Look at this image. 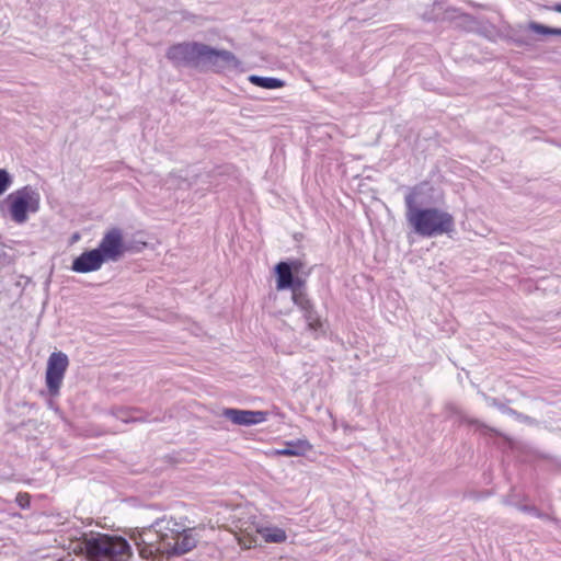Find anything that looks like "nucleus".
<instances>
[{"label":"nucleus","mask_w":561,"mask_h":561,"mask_svg":"<svg viewBox=\"0 0 561 561\" xmlns=\"http://www.w3.org/2000/svg\"><path fill=\"white\" fill-rule=\"evenodd\" d=\"M254 530L262 535L266 542L280 543L287 538L286 531L278 527H263Z\"/></svg>","instance_id":"4468645a"},{"label":"nucleus","mask_w":561,"mask_h":561,"mask_svg":"<svg viewBox=\"0 0 561 561\" xmlns=\"http://www.w3.org/2000/svg\"><path fill=\"white\" fill-rule=\"evenodd\" d=\"M167 57L175 66L198 67L201 64H207L216 70L237 64L231 51L218 50L197 42L174 44L168 49Z\"/></svg>","instance_id":"f03ea898"},{"label":"nucleus","mask_w":561,"mask_h":561,"mask_svg":"<svg viewBox=\"0 0 561 561\" xmlns=\"http://www.w3.org/2000/svg\"><path fill=\"white\" fill-rule=\"evenodd\" d=\"M551 10L561 13V3H557L550 8Z\"/></svg>","instance_id":"412c9836"},{"label":"nucleus","mask_w":561,"mask_h":561,"mask_svg":"<svg viewBox=\"0 0 561 561\" xmlns=\"http://www.w3.org/2000/svg\"><path fill=\"white\" fill-rule=\"evenodd\" d=\"M291 299L304 314L314 309L313 304L308 298L307 294L300 290V288H294Z\"/></svg>","instance_id":"dca6fc26"},{"label":"nucleus","mask_w":561,"mask_h":561,"mask_svg":"<svg viewBox=\"0 0 561 561\" xmlns=\"http://www.w3.org/2000/svg\"><path fill=\"white\" fill-rule=\"evenodd\" d=\"M162 533L167 556H181L192 551L198 542L196 527H190L185 517L163 516L157 519Z\"/></svg>","instance_id":"20e7f679"},{"label":"nucleus","mask_w":561,"mask_h":561,"mask_svg":"<svg viewBox=\"0 0 561 561\" xmlns=\"http://www.w3.org/2000/svg\"><path fill=\"white\" fill-rule=\"evenodd\" d=\"M160 529V526H157V520H154L152 525L136 529L133 533L131 539L135 541L141 558L154 559L158 556L167 554Z\"/></svg>","instance_id":"423d86ee"},{"label":"nucleus","mask_w":561,"mask_h":561,"mask_svg":"<svg viewBox=\"0 0 561 561\" xmlns=\"http://www.w3.org/2000/svg\"><path fill=\"white\" fill-rule=\"evenodd\" d=\"M78 239H79V234H75V236H73V240L76 241V240H78Z\"/></svg>","instance_id":"4be33fe9"},{"label":"nucleus","mask_w":561,"mask_h":561,"mask_svg":"<svg viewBox=\"0 0 561 561\" xmlns=\"http://www.w3.org/2000/svg\"><path fill=\"white\" fill-rule=\"evenodd\" d=\"M249 80L254 85L263 89H280L285 87V82L277 78L251 76Z\"/></svg>","instance_id":"2eb2a0df"},{"label":"nucleus","mask_w":561,"mask_h":561,"mask_svg":"<svg viewBox=\"0 0 561 561\" xmlns=\"http://www.w3.org/2000/svg\"><path fill=\"white\" fill-rule=\"evenodd\" d=\"M222 415L230 420L233 424L249 426L265 422L267 420L268 413L265 411H250L228 408L224 409Z\"/></svg>","instance_id":"9d476101"},{"label":"nucleus","mask_w":561,"mask_h":561,"mask_svg":"<svg viewBox=\"0 0 561 561\" xmlns=\"http://www.w3.org/2000/svg\"><path fill=\"white\" fill-rule=\"evenodd\" d=\"M12 180L7 170L0 169V195H2L11 185Z\"/></svg>","instance_id":"6ab92c4d"},{"label":"nucleus","mask_w":561,"mask_h":561,"mask_svg":"<svg viewBox=\"0 0 561 561\" xmlns=\"http://www.w3.org/2000/svg\"><path fill=\"white\" fill-rule=\"evenodd\" d=\"M104 262L101 251L93 249L75 259L71 268L77 273H90L100 270Z\"/></svg>","instance_id":"9b49d317"},{"label":"nucleus","mask_w":561,"mask_h":561,"mask_svg":"<svg viewBox=\"0 0 561 561\" xmlns=\"http://www.w3.org/2000/svg\"><path fill=\"white\" fill-rule=\"evenodd\" d=\"M301 267L302 263L300 261H293L290 263L279 262L276 264V288L278 290L290 288L293 291L294 288L304 287L305 280L298 277H294V272L297 273Z\"/></svg>","instance_id":"1a4fd4ad"},{"label":"nucleus","mask_w":561,"mask_h":561,"mask_svg":"<svg viewBox=\"0 0 561 561\" xmlns=\"http://www.w3.org/2000/svg\"><path fill=\"white\" fill-rule=\"evenodd\" d=\"M68 356L62 352H54L49 355L46 368V386L51 396L59 393L67 368Z\"/></svg>","instance_id":"0eeeda50"},{"label":"nucleus","mask_w":561,"mask_h":561,"mask_svg":"<svg viewBox=\"0 0 561 561\" xmlns=\"http://www.w3.org/2000/svg\"><path fill=\"white\" fill-rule=\"evenodd\" d=\"M5 203L11 219L16 224H24L28 213H36L39 209V195L25 186L9 194Z\"/></svg>","instance_id":"39448f33"},{"label":"nucleus","mask_w":561,"mask_h":561,"mask_svg":"<svg viewBox=\"0 0 561 561\" xmlns=\"http://www.w3.org/2000/svg\"><path fill=\"white\" fill-rule=\"evenodd\" d=\"M285 445H286V448L275 449L272 451V455L295 457V456H302L307 451H310L312 449V445L307 439L290 440V442H286Z\"/></svg>","instance_id":"f8f14e48"},{"label":"nucleus","mask_w":561,"mask_h":561,"mask_svg":"<svg viewBox=\"0 0 561 561\" xmlns=\"http://www.w3.org/2000/svg\"><path fill=\"white\" fill-rule=\"evenodd\" d=\"M15 502L21 508H27L31 505V495L27 492H19Z\"/></svg>","instance_id":"aec40b11"},{"label":"nucleus","mask_w":561,"mask_h":561,"mask_svg":"<svg viewBox=\"0 0 561 561\" xmlns=\"http://www.w3.org/2000/svg\"><path fill=\"white\" fill-rule=\"evenodd\" d=\"M98 250L101 251L105 261L115 262L119 260L127 250L123 231L116 227L106 230Z\"/></svg>","instance_id":"6e6552de"},{"label":"nucleus","mask_w":561,"mask_h":561,"mask_svg":"<svg viewBox=\"0 0 561 561\" xmlns=\"http://www.w3.org/2000/svg\"><path fill=\"white\" fill-rule=\"evenodd\" d=\"M239 531L236 534L237 540L241 547L244 549H250L256 545V531L255 528H259L254 524L243 528L242 526H237Z\"/></svg>","instance_id":"ddd939ff"},{"label":"nucleus","mask_w":561,"mask_h":561,"mask_svg":"<svg viewBox=\"0 0 561 561\" xmlns=\"http://www.w3.org/2000/svg\"><path fill=\"white\" fill-rule=\"evenodd\" d=\"M80 549L90 561H128L133 556L125 538L110 534L92 533L85 536Z\"/></svg>","instance_id":"7ed1b4c3"},{"label":"nucleus","mask_w":561,"mask_h":561,"mask_svg":"<svg viewBox=\"0 0 561 561\" xmlns=\"http://www.w3.org/2000/svg\"><path fill=\"white\" fill-rule=\"evenodd\" d=\"M404 203L407 220L416 234L432 238L450 234L455 231V218L448 211L437 207H416V195L414 193L405 195Z\"/></svg>","instance_id":"f257e3e1"},{"label":"nucleus","mask_w":561,"mask_h":561,"mask_svg":"<svg viewBox=\"0 0 561 561\" xmlns=\"http://www.w3.org/2000/svg\"><path fill=\"white\" fill-rule=\"evenodd\" d=\"M309 330L317 331L322 328V321L317 312L313 310L304 314Z\"/></svg>","instance_id":"f3484780"},{"label":"nucleus","mask_w":561,"mask_h":561,"mask_svg":"<svg viewBox=\"0 0 561 561\" xmlns=\"http://www.w3.org/2000/svg\"><path fill=\"white\" fill-rule=\"evenodd\" d=\"M530 30L542 35H561V28L549 27L539 23H530Z\"/></svg>","instance_id":"a211bd4d"}]
</instances>
